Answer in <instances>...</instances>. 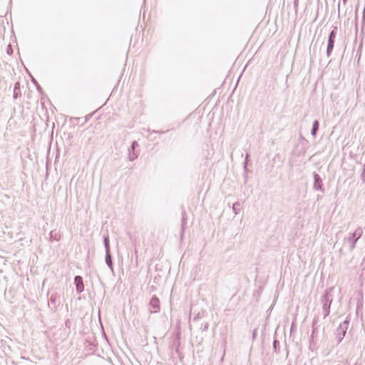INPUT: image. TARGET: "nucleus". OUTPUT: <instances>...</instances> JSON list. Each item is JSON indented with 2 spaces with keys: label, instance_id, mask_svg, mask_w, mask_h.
Masks as SVG:
<instances>
[{
  "label": "nucleus",
  "instance_id": "f257e3e1",
  "mask_svg": "<svg viewBox=\"0 0 365 365\" xmlns=\"http://www.w3.org/2000/svg\"><path fill=\"white\" fill-rule=\"evenodd\" d=\"M150 309L152 313H157L160 310V302L158 298L152 297L150 302Z\"/></svg>",
  "mask_w": 365,
  "mask_h": 365
},
{
  "label": "nucleus",
  "instance_id": "f03ea898",
  "mask_svg": "<svg viewBox=\"0 0 365 365\" xmlns=\"http://www.w3.org/2000/svg\"><path fill=\"white\" fill-rule=\"evenodd\" d=\"M74 282L76 284V291L78 293H81L84 289V285L83 283L82 277L80 276H76L74 279Z\"/></svg>",
  "mask_w": 365,
  "mask_h": 365
},
{
  "label": "nucleus",
  "instance_id": "7ed1b4c3",
  "mask_svg": "<svg viewBox=\"0 0 365 365\" xmlns=\"http://www.w3.org/2000/svg\"><path fill=\"white\" fill-rule=\"evenodd\" d=\"M336 37V34L334 32V31H332L329 35V43H328V46H327V53H329L333 48V46H334V38Z\"/></svg>",
  "mask_w": 365,
  "mask_h": 365
},
{
  "label": "nucleus",
  "instance_id": "20e7f679",
  "mask_svg": "<svg viewBox=\"0 0 365 365\" xmlns=\"http://www.w3.org/2000/svg\"><path fill=\"white\" fill-rule=\"evenodd\" d=\"M320 177L318 174L314 175V188L316 190H320L321 189V184H320Z\"/></svg>",
  "mask_w": 365,
  "mask_h": 365
},
{
  "label": "nucleus",
  "instance_id": "39448f33",
  "mask_svg": "<svg viewBox=\"0 0 365 365\" xmlns=\"http://www.w3.org/2000/svg\"><path fill=\"white\" fill-rule=\"evenodd\" d=\"M318 128H319V122L317 120H315L314 122L313 128H312V135L313 136H315L316 133H317Z\"/></svg>",
  "mask_w": 365,
  "mask_h": 365
},
{
  "label": "nucleus",
  "instance_id": "423d86ee",
  "mask_svg": "<svg viewBox=\"0 0 365 365\" xmlns=\"http://www.w3.org/2000/svg\"><path fill=\"white\" fill-rule=\"evenodd\" d=\"M106 262L110 267H111L112 260H111V256H110V252H106Z\"/></svg>",
  "mask_w": 365,
  "mask_h": 365
},
{
  "label": "nucleus",
  "instance_id": "0eeeda50",
  "mask_svg": "<svg viewBox=\"0 0 365 365\" xmlns=\"http://www.w3.org/2000/svg\"><path fill=\"white\" fill-rule=\"evenodd\" d=\"M104 244H105V247H106V252H110L109 240H108V237H106L104 239Z\"/></svg>",
  "mask_w": 365,
  "mask_h": 365
}]
</instances>
